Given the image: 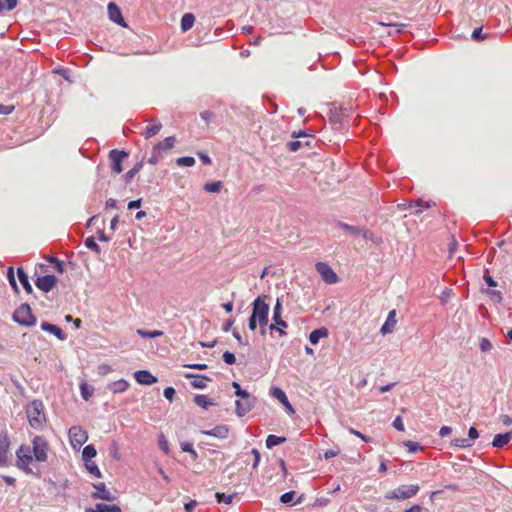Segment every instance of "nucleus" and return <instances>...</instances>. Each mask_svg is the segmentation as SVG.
<instances>
[{
    "mask_svg": "<svg viewBox=\"0 0 512 512\" xmlns=\"http://www.w3.org/2000/svg\"><path fill=\"white\" fill-rule=\"evenodd\" d=\"M269 305L265 302V298L258 296L252 304V314L249 317V329L254 331L257 324L261 327V333L265 334V327L268 324Z\"/></svg>",
    "mask_w": 512,
    "mask_h": 512,
    "instance_id": "nucleus-1",
    "label": "nucleus"
},
{
    "mask_svg": "<svg viewBox=\"0 0 512 512\" xmlns=\"http://www.w3.org/2000/svg\"><path fill=\"white\" fill-rule=\"evenodd\" d=\"M26 414L29 424L34 429H42L46 422L44 405L39 400H34L27 405Z\"/></svg>",
    "mask_w": 512,
    "mask_h": 512,
    "instance_id": "nucleus-2",
    "label": "nucleus"
},
{
    "mask_svg": "<svg viewBox=\"0 0 512 512\" xmlns=\"http://www.w3.org/2000/svg\"><path fill=\"white\" fill-rule=\"evenodd\" d=\"M16 466L26 474L33 473L31 464L33 462V456L31 448L28 445H21L16 451Z\"/></svg>",
    "mask_w": 512,
    "mask_h": 512,
    "instance_id": "nucleus-3",
    "label": "nucleus"
},
{
    "mask_svg": "<svg viewBox=\"0 0 512 512\" xmlns=\"http://www.w3.org/2000/svg\"><path fill=\"white\" fill-rule=\"evenodd\" d=\"M418 484L401 485L385 494V498L388 500H406L415 496L419 492Z\"/></svg>",
    "mask_w": 512,
    "mask_h": 512,
    "instance_id": "nucleus-4",
    "label": "nucleus"
},
{
    "mask_svg": "<svg viewBox=\"0 0 512 512\" xmlns=\"http://www.w3.org/2000/svg\"><path fill=\"white\" fill-rule=\"evenodd\" d=\"M49 443L43 436H35L32 440V456L37 462H46L48 459Z\"/></svg>",
    "mask_w": 512,
    "mask_h": 512,
    "instance_id": "nucleus-5",
    "label": "nucleus"
},
{
    "mask_svg": "<svg viewBox=\"0 0 512 512\" xmlns=\"http://www.w3.org/2000/svg\"><path fill=\"white\" fill-rule=\"evenodd\" d=\"M13 320L24 326H32L35 324L36 319L32 314L31 308L28 304H22L13 313Z\"/></svg>",
    "mask_w": 512,
    "mask_h": 512,
    "instance_id": "nucleus-6",
    "label": "nucleus"
},
{
    "mask_svg": "<svg viewBox=\"0 0 512 512\" xmlns=\"http://www.w3.org/2000/svg\"><path fill=\"white\" fill-rule=\"evenodd\" d=\"M68 435L70 443L74 448L81 447L88 440V434L86 430L80 426L71 427L68 431Z\"/></svg>",
    "mask_w": 512,
    "mask_h": 512,
    "instance_id": "nucleus-7",
    "label": "nucleus"
},
{
    "mask_svg": "<svg viewBox=\"0 0 512 512\" xmlns=\"http://www.w3.org/2000/svg\"><path fill=\"white\" fill-rule=\"evenodd\" d=\"M128 153L124 150L113 149L109 152L111 168L113 173L120 174L123 171L122 163L128 157Z\"/></svg>",
    "mask_w": 512,
    "mask_h": 512,
    "instance_id": "nucleus-8",
    "label": "nucleus"
},
{
    "mask_svg": "<svg viewBox=\"0 0 512 512\" xmlns=\"http://www.w3.org/2000/svg\"><path fill=\"white\" fill-rule=\"evenodd\" d=\"M281 310H282V305L278 299L274 306V309H273L274 324L270 325L269 328H270V330H277L280 333V335H284L285 334L284 329L287 328L288 325L281 318Z\"/></svg>",
    "mask_w": 512,
    "mask_h": 512,
    "instance_id": "nucleus-9",
    "label": "nucleus"
},
{
    "mask_svg": "<svg viewBox=\"0 0 512 512\" xmlns=\"http://www.w3.org/2000/svg\"><path fill=\"white\" fill-rule=\"evenodd\" d=\"M316 270L321 275L322 279L328 284H334L338 281L337 274L333 269L324 262H318L316 264Z\"/></svg>",
    "mask_w": 512,
    "mask_h": 512,
    "instance_id": "nucleus-10",
    "label": "nucleus"
},
{
    "mask_svg": "<svg viewBox=\"0 0 512 512\" xmlns=\"http://www.w3.org/2000/svg\"><path fill=\"white\" fill-rule=\"evenodd\" d=\"M95 491L91 494L93 499H101L105 501H114L116 496L107 489L105 483L93 484Z\"/></svg>",
    "mask_w": 512,
    "mask_h": 512,
    "instance_id": "nucleus-11",
    "label": "nucleus"
},
{
    "mask_svg": "<svg viewBox=\"0 0 512 512\" xmlns=\"http://www.w3.org/2000/svg\"><path fill=\"white\" fill-rule=\"evenodd\" d=\"M57 283V278L54 275L40 276L35 280V285L43 292L51 291Z\"/></svg>",
    "mask_w": 512,
    "mask_h": 512,
    "instance_id": "nucleus-12",
    "label": "nucleus"
},
{
    "mask_svg": "<svg viewBox=\"0 0 512 512\" xmlns=\"http://www.w3.org/2000/svg\"><path fill=\"white\" fill-rule=\"evenodd\" d=\"M10 440L6 432L0 431V465L4 466L8 462V453Z\"/></svg>",
    "mask_w": 512,
    "mask_h": 512,
    "instance_id": "nucleus-13",
    "label": "nucleus"
},
{
    "mask_svg": "<svg viewBox=\"0 0 512 512\" xmlns=\"http://www.w3.org/2000/svg\"><path fill=\"white\" fill-rule=\"evenodd\" d=\"M108 16L112 22L122 27H127V24L122 16L120 8L114 2H110L108 4Z\"/></svg>",
    "mask_w": 512,
    "mask_h": 512,
    "instance_id": "nucleus-14",
    "label": "nucleus"
},
{
    "mask_svg": "<svg viewBox=\"0 0 512 512\" xmlns=\"http://www.w3.org/2000/svg\"><path fill=\"white\" fill-rule=\"evenodd\" d=\"M176 143V138L174 136H169L158 142L153 147V153L157 155H161L163 152L171 150Z\"/></svg>",
    "mask_w": 512,
    "mask_h": 512,
    "instance_id": "nucleus-15",
    "label": "nucleus"
},
{
    "mask_svg": "<svg viewBox=\"0 0 512 512\" xmlns=\"http://www.w3.org/2000/svg\"><path fill=\"white\" fill-rule=\"evenodd\" d=\"M235 405L237 415L242 417L252 409L254 402L251 396L248 395L247 398H241L240 400H237Z\"/></svg>",
    "mask_w": 512,
    "mask_h": 512,
    "instance_id": "nucleus-16",
    "label": "nucleus"
},
{
    "mask_svg": "<svg viewBox=\"0 0 512 512\" xmlns=\"http://www.w3.org/2000/svg\"><path fill=\"white\" fill-rule=\"evenodd\" d=\"M134 378L137 383L142 385H152L157 382V378L147 370H139L135 372Z\"/></svg>",
    "mask_w": 512,
    "mask_h": 512,
    "instance_id": "nucleus-17",
    "label": "nucleus"
},
{
    "mask_svg": "<svg viewBox=\"0 0 512 512\" xmlns=\"http://www.w3.org/2000/svg\"><path fill=\"white\" fill-rule=\"evenodd\" d=\"M85 512H122V510L116 504L98 503L93 508H86Z\"/></svg>",
    "mask_w": 512,
    "mask_h": 512,
    "instance_id": "nucleus-18",
    "label": "nucleus"
},
{
    "mask_svg": "<svg viewBox=\"0 0 512 512\" xmlns=\"http://www.w3.org/2000/svg\"><path fill=\"white\" fill-rule=\"evenodd\" d=\"M186 378H195L194 381L191 382L193 388L196 389H204L207 386V382L210 381V378L203 375H194L192 373L185 374Z\"/></svg>",
    "mask_w": 512,
    "mask_h": 512,
    "instance_id": "nucleus-19",
    "label": "nucleus"
},
{
    "mask_svg": "<svg viewBox=\"0 0 512 512\" xmlns=\"http://www.w3.org/2000/svg\"><path fill=\"white\" fill-rule=\"evenodd\" d=\"M512 440V432L504 434H496L493 438L492 445L495 448H502Z\"/></svg>",
    "mask_w": 512,
    "mask_h": 512,
    "instance_id": "nucleus-20",
    "label": "nucleus"
},
{
    "mask_svg": "<svg viewBox=\"0 0 512 512\" xmlns=\"http://www.w3.org/2000/svg\"><path fill=\"white\" fill-rule=\"evenodd\" d=\"M205 435L214 436L220 439H224L228 436L229 428L226 425H218L211 430L203 431Z\"/></svg>",
    "mask_w": 512,
    "mask_h": 512,
    "instance_id": "nucleus-21",
    "label": "nucleus"
},
{
    "mask_svg": "<svg viewBox=\"0 0 512 512\" xmlns=\"http://www.w3.org/2000/svg\"><path fill=\"white\" fill-rule=\"evenodd\" d=\"M395 325H396V312H395V310H392L389 312L386 322L381 327V333L382 334L391 333L393 331Z\"/></svg>",
    "mask_w": 512,
    "mask_h": 512,
    "instance_id": "nucleus-22",
    "label": "nucleus"
},
{
    "mask_svg": "<svg viewBox=\"0 0 512 512\" xmlns=\"http://www.w3.org/2000/svg\"><path fill=\"white\" fill-rule=\"evenodd\" d=\"M128 387H129V383L126 380H124V379H120V380L111 382L107 386L109 391H111L114 394H116V393H123V392H125L128 389Z\"/></svg>",
    "mask_w": 512,
    "mask_h": 512,
    "instance_id": "nucleus-23",
    "label": "nucleus"
},
{
    "mask_svg": "<svg viewBox=\"0 0 512 512\" xmlns=\"http://www.w3.org/2000/svg\"><path fill=\"white\" fill-rule=\"evenodd\" d=\"M329 335L328 329L325 327H321L313 330L309 334V341L311 344L315 345L319 342L321 338H327Z\"/></svg>",
    "mask_w": 512,
    "mask_h": 512,
    "instance_id": "nucleus-24",
    "label": "nucleus"
},
{
    "mask_svg": "<svg viewBox=\"0 0 512 512\" xmlns=\"http://www.w3.org/2000/svg\"><path fill=\"white\" fill-rule=\"evenodd\" d=\"M41 329L44 330V331L52 333L53 335H55L60 340H64L65 339V334L62 331V329L59 328L58 326L54 325V324H50L48 322H42Z\"/></svg>",
    "mask_w": 512,
    "mask_h": 512,
    "instance_id": "nucleus-25",
    "label": "nucleus"
},
{
    "mask_svg": "<svg viewBox=\"0 0 512 512\" xmlns=\"http://www.w3.org/2000/svg\"><path fill=\"white\" fill-rule=\"evenodd\" d=\"M17 275L18 279L23 286L24 290L30 294L33 292V288L29 282L28 275L25 273V271L22 268L17 269Z\"/></svg>",
    "mask_w": 512,
    "mask_h": 512,
    "instance_id": "nucleus-26",
    "label": "nucleus"
},
{
    "mask_svg": "<svg viewBox=\"0 0 512 512\" xmlns=\"http://www.w3.org/2000/svg\"><path fill=\"white\" fill-rule=\"evenodd\" d=\"M162 129V124L157 123L153 125H147L142 133L145 139H150L156 136Z\"/></svg>",
    "mask_w": 512,
    "mask_h": 512,
    "instance_id": "nucleus-27",
    "label": "nucleus"
},
{
    "mask_svg": "<svg viewBox=\"0 0 512 512\" xmlns=\"http://www.w3.org/2000/svg\"><path fill=\"white\" fill-rule=\"evenodd\" d=\"M195 22V16L192 13H185L181 18V30L183 32L188 31L193 27Z\"/></svg>",
    "mask_w": 512,
    "mask_h": 512,
    "instance_id": "nucleus-28",
    "label": "nucleus"
},
{
    "mask_svg": "<svg viewBox=\"0 0 512 512\" xmlns=\"http://www.w3.org/2000/svg\"><path fill=\"white\" fill-rule=\"evenodd\" d=\"M285 441H286L285 437H280V436L270 434V435H268V437L266 439V446L268 449H271L274 446L284 443Z\"/></svg>",
    "mask_w": 512,
    "mask_h": 512,
    "instance_id": "nucleus-29",
    "label": "nucleus"
},
{
    "mask_svg": "<svg viewBox=\"0 0 512 512\" xmlns=\"http://www.w3.org/2000/svg\"><path fill=\"white\" fill-rule=\"evenodd\" d=\"M97 454V451L93 445H87L84 447L82 451V457L85 462L92 461V458H94Z\"/></svg>",
    "mask_w": 512,
    "mask_h": 512,
    "instance_id": "nucleus-30",
    "label": "nucleus"
},
{
    "mask_svg": "<svg viewBox=\"0 0 512 512\" xmlns=\"http://www.w3.org/2000/svg\"><path fill=\"white\" fill-rule=\"evenodd\" d=\"M143 167V163L142 162H138L134 165V167L132 169H130L125 175H124V181L126 183H129L133 178L134 176L139 173V171L142 169Z\"/></svg>",
    "mask_w": 512,
    "mask_h": 512,
    "instance_id": "nucleus-31",
    "label": "nucleus"
},
{
    "mask_svg": "<svg viewBox=\"0 0 512 512\" xmlns=\"http://www.w3.org/2000/svg\"><path fill=\"white\" fill-rule=\"evenodd\" d=\"M194 402L204 408V409H207L209 406L213 405L214 403L209 399L208 396L206 395H197L195 396L194 398Z\"/></svg>",
    "mask_w": 512,
    "mask_h": 512,
    "instance_id": "nucleus-32",
    "label": "nucleus"
},
{
    "mask_svg": "<svg viewBox=\"0 0 512 512\" xmlns=\"http://www.w3.org/2000/svg\"><path fill=\"white\" fill-rule=\"evenodd\" d=\"M52 73L60 75L63 79H65L69 83L73 82V80L71 79V71L67 68L59 66V67H56L55 69H53Z\"/></svg>",
    "mask_w": 512,
    "mask_h": 512,
    "instance_id": "nucleus-33",
    "label": "nucleus"
},
{
    "mask_svg": "<svg viewBox=\"0 0 512 512\" xmlns=\"http://www.w3.org/2000/svg\"><path fill=\"white\" fill-rule=\"evenodd\" d=\"M86 469L93 476L100 478L102 476L100 469L94 461L85 462Z\"/></svg>",
    "mask_w": 512,
    "mask_h": 512,
    "instance_id": "nucleus-34",
    "label": "nucleus"
},
{
    "mask_svg": "<svg viewBox=\"0 0 512 512\" xmlns=\"http://www.w3.org/2000/svg\"><path fill=\"white\" fill-rule=\"evenodd\" d=\"M303 145L305 146H310V142L309 141H306V142H302V141H299V140H294V141H290L287 143V148L289 151L291 152H296L298 151Z\"/></svg>",
    "mask_w": 512,
    "mask_h": 512,
    "instance_id": "nucleus-35",
    "label": "nucleus"
},
{
    "mask_svg": "<svg viewBox=\"0 0 512 512\" xmlns=\"http://www.w3.org/2000/svg\"><path fill=\"white\" fill-rule=\"evenodd\" d=\"M81 396L84 400H89L92 396L94 389L90 387L87 383H82L80 385Z\"/></svg>",
    "mask_w": 512,
    "mask_h": 512,
    "instance_id": "nucleus-36",
    "label": "nucleus"
},
{
    "mask_svg": "<svg viewBox=\"0 0 512 512\" xmlns=\"http://www.w3.org/2000/svg\"><path fill=\"white\" fill-rule=\"evenodd\" d=\"M222 187L221 181L209 182L204 185V190L209 193L218 192Z\"/></svg>",
    "mask_w": 512,
    "mask_h": 512,
    "instance_id": "nucleus-37",
    "label": "nucleus"
},
{
    "mask_svg": "<svg viewBox=\"0 0 512 512\" xmlns=\"http://www.w3.org/2000/svg\"><path fill=\"white\" fill-rule=\"evenodd\" d=\"M85 246L91 250H93L96 254L101 253V249L99 245L96 243L95 239L93 237H88L85 240Z\"/></svg>",
    "mask_w": 512,
    "mask_h": 512,
    "instance_id": "nucleus-38",
    "label": "nucleus"
},
{
    "mask_svg": "<svg viewBox=\"0 0 512 512\" xmlns=\"http://www.w3.org/2000/svg\"><path fill=\"white\" fill-rule=\"evenodd\" d=\"M451 444L453 446L459 447V448H468V447L472 446V443L470 442V440L465 439V438H455L452 440Z\"/></svg>",
    "mask_w": 512,
    "mask_h": 512,
    "instance_id": "nucleus-39",
    "label": "nucleus"
},
{
    "mask_svg": "<svg viewBox=\"0 0 512 512\" xmlns=\"http://www.w3.org/2000/svg\"><path fill=\"white\" fill-rule=\"evenodd\" d=\"M178 166L191 167L195 164V159L190 156L180 157L176 160Z\"/></svg>",
    "mask_w": 512,
    "mask_h": 512,
    "instance_id": "nucleus-40",
    "label": "nucleus"
},
{
    "mask_svg": "<svg viewBox=\"0 0 512 512\" xmlns=\"http://www.w3.org/2000/svg\"><path fill=\"white\" fill-rule=\"evenodd\" d=\"M6 5L0 0V13H2L5 9L11 11L15 9L18 5V0H5Z\"/></svg>",
    "mask_w": 512,
    "mask_h": 512,
    "instance_id": "nucleus-41",
    "label": "nucleus"
},
{
    "mask_svg": "<svg viewBox=\"0 0 512 512\" xmlns=\"http://www.w3.org/2000/svg\"><path fill=\"white\" fill-rule=\"evenodd\" d=\"M235 496H236V494L226 495L225 493H216L217 501L220 503L223 502L225 504L232 503Z\"/></svg>",
    "mask_w": 512,
    "mask_h": 512,
    "instance_id": "nucleus-42",
    "label": "nucleus"
},
{
    "mask_svg": "<svg viewBox=\"0 0 512 512\" xmlns=\"http://www.w3.org/2000/svg\"><path fill=\"white\" fill-rule=\"evenodd\" d=\"M137 332H138V334H140L142 337H145V338H156V337H160L163 335V332L160 330H154V331L138 330Z\"/></svg>",
    "mask_w": 512,
    "mask_h": 512,
    "instance_id": "nucleus-43",
    "label": "nucleus"
},
{
    "mask_svg": "<svg viewBox=\"0 0 512 512\" xmlns=\"http://www.w3.org/2000/svg\"><path fill=\"white\" fill-rule=\"evenodd\" d=\"M181 449H182V451L191 454V456L193 457L194 460L197 459L198 454L195 451V449L193 448V445L191 443H188V442L182 443Z\"/></svg>",
    "mask_w": 512,
    "mask_h": 512,
    "instance_id": "nucleus-44",
    "label": "nucleus"
},
{
    "mask_svg": "<svg viewBox=\"0 0 512 512\" xmlns=\"http://www.w3.org/2000/svg\"><path fill=\"white\" fill-rule=\"evenodd\" d=\"M271 394L274 398H276L277 400H279L280 402H282L283 400L286 401V394L285 392L281 389V388H278V387H274L272 390H271Z\"/></svg>",
    "mask_w": 512,
    "mask_h": 512,
    "instance_id": "nucleus-45",
    "label": "nucleus"
},
{
    "mask_svg": "<svg viewBox=\"0 0 512 512\" xmlns=\"http://www.w3.org/2000/svg\"><path fill=\"white\" fill-rule=\"evenodd\" d=\"M488 37L487 34H484L482 33V27H479V28H476L473 32H472V35H471V38L474 40V41H481V40H484Z\"/></svg>",
    "mask_w": 512,
    "mask_h": 512,
    "instance_id": "nucleus-46",
    "label": "nucleus"
},
{
    "mask_svg": "<svg viewBox=\"0 0 512 512\" xmlns=\"http://www.w3.org/2000/svg\"><path fill=\"white\" fill-rule=\"evenodd\" d=\"M7 277H8V280H9L10 285L13 287V289L15 290V292H18V291H19V289H18V286H17L16 280H15V277H14V270H13V267H9V268H8V271H7Z\"/></svg>",
    "mask_w": 512,
    "mask_h": 512,
    "instance_id": "nucleus-47",
    "label": "nucleus"
},
{
    "mask_svg": "<svg viewBox=\"0 0 512 512\" xmlns=\"http://www.w3.org/2000/svg\"><path fill=\"white\" fill-rule=\"evenodd\" d=\"M233 388L235 389V395L240 398H247L250 395L246 390L241 389L238 382L232 383Z\"/></svg>",
    "mask_w": 512,
    "mask_h": 512,
    "instance_id": "nucleus-48",
    "label": "nucleus"
},
{
    "mask_svg": "<svg viewBox=\"0 0 512 512\" xmlns=\"http://www.w3.org/2000/svg\"><path fill=\"white\" fill-rule=\"evenodd\" d=\"M492 347V343L487 338H481L479 348L482 352H488Z\"/></svg>",
    "mask_w": 512,
    "mask_h": 512,
    "instance_id": "nucleus-49",
    "label": "nucleus"
},
{
    "mask_svg": "<svg viewBox=\"0 0 512 512\" xmlns=\"http://www.w3.org/2000/svg\"><path fill=\"white\" fill-rule=\"evenodd\" d=\"M404 445L408 448L409 452L415 453L422 449L419 443L413 441H406Z\"/></svg>",
    "mask_w": 512,
    "mask_h": 512,
    "instance_id": "nucleus-50",
    "label": "nucleus"
},
{
    "mask_svg": "<svg viewBox=\"0 0 512 512\" xmlns=\"http://www.w3.org/2000/svg\"><path fill=\"white\" fill-rule=\"evenodd\" d=\"M294 496H295V492L294 491L286 492V493L281 495L280 501L282 503H284V504H288V503L293 501Z\"/></svg>",
    "mask_w": 512,
    "mask_h": 512,
    "instance_id": "nucleus-51",
    "label": "nucleus"
},
{
    "mask_svg": "<svg viewBox=\"0 0 512 512\" xmlns=\"http://www.w3.org/2000/svg\"><path fill=\"white\" fill-rule=\"evenodd\" d=\"M223 360L226 364L232 365L236 362V357L233 353L225 351L223 353Z\"/></svg>",
    "mask_w": 512,
    "mask_h": 512,
    "instance_id": "nucleus-52",
    "label": "nucleus"
},
{
    "mask_svg": "<svg viewBox=\"0 0 512 512\" xmlns=\"http://www.w3.org/2000/svg\"><path fill=\"white\" fill-rule=\"evenodd\" d=\"M163 395L167 400L172 401L175 396V389L173 387H166L163 391Z\"/></svg>",
    "mask_w": 512,
    "mask_h": 512,
    "instance_id": "nucleus-53",
    "label": "nucleus"
},
{
    "mask_svg": "<svg viewBox=\"0 0 512 512\" xmlns=\"http://www.w3.org/2000/svg\"><path fill=\"white\" fill-rule=\"evenodd\" d=\"M479 437V433L475 427H470L468 431V440L473 444V441Z\"/></svg>",
    "mask_w": 512,
    "mask_h": 512,
    "instance_id": "nucleus-54",
    "label": "nucleus"
},
{
    "mask_svg": "<svg viewBox=\"0 0 512 512\" xmlns=\"http://www.w3.org/2000/svg\"><path fill=\"white\" fill-rule=\"evenodd\" d=\"M393 427L398 431H404V424L400 416H397L393 421Z\"/></svg>",
    "mask_w": 512,
    "mask_h": 512,
    "instance_id": "nucleus-55",
    "label": "nucleus"
},
{
    "mask_svg": "<svg viewBox=\"0 0 512 512\" xmlns=\"http://www.w3.org/2000/svg\"><path fill=\"white\" fill-rule=\"evenodd\" d=\"M197 155L203 164L210 165L212 163L211 158L206 153L198 152Z\"/></svg>",
    "mask_w": 512,
    "mask_h": 512,
    "instance_id": "nucleus-56",
    "label": "nucleus"
},
{
    "mask_svg": "<svg viewBox=\"0 0 512 512\" xmlns=\"http://www.w3.org/2000/svg\"><path fill=\"white\" fill-rule=\"evenodd\" d=\"M14 110L13 105H2L0 104V114H10Z\"/></svg>",
    "mask_w": 512,
    "mask_h": 512,
    "instance_id": "nucleus-57",
    "label": "nucleus"
},
{
    "mask_svg": "<svg viewBox=\"0 0 512 512\" xmlns=\"http://www.w3.org/2000/svg\"><path fill=\"white\" fill-rule=\"evenodd\" d=\"M50 261L54 263L55 265V269L57 272L59 273H63V264L60 260H58L57 258H50Z\"/></svg>",
    "mask_w": 512,
    "mask_h": 512,
    "instance_id": "nucleus-58",
    "label": "nucleus"
},
{
    "mask_svg": "<svg viewBox=\"0 0 512 512\" xmlns=\"http://www.w3.org/2000/svg\"><path fill=\"white\" fill-rule=\"evenodd\" d=\"M251 453L254 456L253 467L256 468L260 462V452L256 448H253Z\"/></svg>",
    "mask_w": 512,
    "mask_h": 512,
    "instance_id": "nucleus-59",
    "label": "nucleus"
},
{
    "mask_svg": "<svg viewBox=\"0 0 512 512\" xmlns=\"http://www.w3.org/2000/svg\"><path fill=\"white\" fill-rule=\"evenodd\" d=\"M349 432H350L351 434H353V435H355V436H357V437L361 438V439H362L363 441H365V442H369V441H370V438H369V437L365 436L364 434H362L361 432H359V431H357V430H355V429H353V428H350V429H349Z\"/></svg>",
    "mask_w": 512,
    "mask_h": 512,
    "instance_id": "nucleus-60",
    "label": "nucleus"
},
{
    "mask_svg": "<svg viewBox=\"0 0 512 512\" xmlns=\"http://www.w3.org/2000/svg\"><path fill=\"white\" fill-rule=\"evenodd\" d=\"M451 432H452L451 427H449V426H442L440 428V430H439V435L441 437H445V436H448L449 434H451Z\"/></svg>",
    "mask_w": 512,
    "mask_h": 512,
    "instance_id": "nucleus-61",
    "label": "nucleus"
},
{
    "mask_svg": "<svg viewBox=\"0 0 512 512\" xmlns=\"http://www.w3.org/2000/svg\"><path fill=\"white\" fill-rule=\"evenodd\" d=\"M500 419L504 426L512 425V417H510L509 415L503 414L500 416Z\"/></svg>",
    "mask_w": 512,
    "mask_h": 512,
    "instance_id": "nucleus-62",
    "label": "nucleus"
},
{
    "mask_svg": "<svg viewBox=\"0 0 512 512\" xmlns=\"http://www.w3.org/2000/svg\"><path fill=\"white\" fill-rule=\"evenodd\" d=\"M196 505H197V502L195 500H191L190 502L185 503L184 509L186 512H192L193 509L196 507Z\"/></svg>",
    "mask_w": 512,
    "mask_h": 512,
    "instance_id": "nucleus-63",
    "label": "nucleus"
},
{
    "mask_svg": "<svg viewBox=\"0 0 512 512\" xmlns=\"http://www.w3.org/2000/svg\"><path fill=\"white\" fill-rule=\"evenodd\" d=\"M159 446L160 448L166 453L168 454L169 453V445H168V441L166 439H161L160 442H159Z\"/></svg>",
    "mask_w": 512,
    "mask_h": 512,
    "instance_id": "nucleus-64",
    "label": "nucleus"
}]
</instances>
